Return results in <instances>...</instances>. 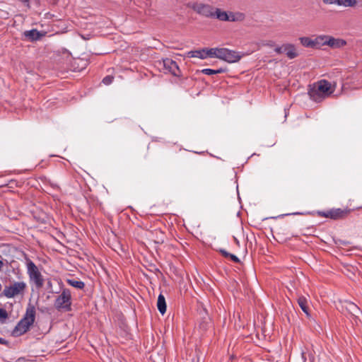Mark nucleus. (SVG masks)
<instances>
[{
	"label": "nucleus",
	"instance_id": "6e6552de",
	"mask_svg": "<svg viewBox=\"0 0 362 362\" xmlns=\"http://www.w3.org/2000/svg\"><path fill=\"white\" fill-rule=\"evenodd\" d=\"M192 8L198 14L206 18H214V11L215 8L209 4L202 3H194L192 6Z\"/></svg>",
	"mask_w": 362,
	"mask_h": 362
},
{
	"label": "nucleus",
	"instance_id": "f257e3e1",
	"mask_svg": "<svg viewBox=\"0 0 362 362\" xmlns=\"http://www.w3.org/2000/svg\"><path fill=\"white\" fill-rule=\"evenodd\" d=\"M12 272L16 275V277L18 281L13 282L9 281L11 282L10 285L5 286L0 296L12 298L24 294L27 288V284L25 281H21L23 279V274L21 269L18 267H13Z\"/></svg>",
	"mask_w": 362,
	"mask_h": 362
},
{
	"label": "nucleus",
	"instance_id": "1a4fd4ad",
	"mask_svg": "<svg viewBox=\"0 0 362 362\" xmlns=\"http://www.w3.org/2000/svg\"><path fill=\"white\" fill-rule=\"evenodd\" d=\"M158 63L160 65H163L165 71H168L175 76L180 75V70L177 64L174 60L169 58H165L163 59L162 62H159Z\"/></svg>",
	"mask_w": 362,
	"mask_h": 362
},
{
	"label": "nucleus",
	"instance_id": "6ab92c4d",
	"mask_svg": "<svg viewBox=\"0 0 362 362\" xmlns=\"http://www.w3.org/2000/svg\"><path fill=\"white\" fill-rule=\"evenodd\" d=\"M157 307L159 312L163 315L166 312V303L165 297L163 294H160L158 297Z\"/></svg>",
	"mask_w": 362,
	"mask_h": 362
},
{
	"label": "nucleus",
	"instance_id": "5701e85b",
	"mask_svg": "<svg viewBox=\"0 0 362 362\" xmlns=\"http://www.w3.org/2000/svg\"><path fill=\"white\" fill-rule=\"evenodd\" d=\"M218 252L226 258H230L233 262L239 263L240 261L239 258L233 254L229 253L224 249L218 250Z\"/></svg>",
	"mask_w": 362,
	"mask_h": 362
},
{
	"label": "nucleus",
	"instance_id": "7ed1b4c3",
	"mask_svg": "<svg viewBox=\"0 0 362 362\" xmlns=\"http://www.w3.org/2000/svg\"><path fill=\"white\" fill-rule=\"evenodd\" d=\"M334 91L331 83L326 80H320L317 82V86L309 91L311 99L315 102L322 101L325 97L331 95Z\"/></svg>",
	"mask_w": 362,
	"mask_h": 362
},
{
	"label": "nucleus",
	"instance_id": "ddd939ff",
	"mask_svg": "<svg viewBox=\"0 0 362 362\" xmlns=\"http://www.w3.org/2000/svg\"><path fill=\"white\" fill-rule=\"evenodd\" d=\"M346 309L351 315L354 319H358L361 314L360 308L354 303L346 302Z\"/></svg>",
	"mask_w": 362,
	"mask_h": 362
},
{
	"label": "nucleus",
	"instance_id": "b1692460",
	"mask_svg": "<svg viewBox=\"0 0 362 362\" xmlns=\"http://www.w3.org/2000/svg\"><path fill=\"white\" fill-rule=\"evenodd\" d=\"M66 282L69 285L79 289H83L85 286V284L82 281H78L74 279H67Z\"/></svg>",
	"mask_w": 362,
	"mask_h": 362
},
{
	"label": "nucleus",
	"instance_id": "f8f14e48",
	"mask_svg": "<svg viewBox=\"0 0 362 362\" xmlns=\"http://www.w3.org/2000/svg\"><path fill=\"white\" fill-rule=\"evenodd\" d=\"M283 53L286 54L290 59H293L298 56L295 45L291 43L283 45Z\"/></svg>",
	"mask_w": 362,
	"mask_h": 362
},
{
	"label": "nucleus",
	"instance_id": "dca6fc26",
	"mask_svg": "<svg viewBox=\"0 0 362 362\" xmlns=\"http://www.w3.org/2000/svg\"><path fill=\"white\" fill-rule=\"evenodd\" d=\"M328 35H321L317 36L315 39H313L314 48H320L323 45H327Z\"/></svg>",
	"mask_w": 362,
	"mask_h": 362
},
{
	"label": "nucleus",
	"instance_id": "f03ea898",
	"mask_svg": "<svg viewBox=\"0 0 362 362\" xmlns=\"http://www.w3.org/2000/svg\"><path fill=\"white\" fill-rule=\"evenodd\" d=\"M35 314L36 311L35 306L31 304H28L24 316L13 329L12 334L14 337H19L26 333L35 322Z\"/></svg>",
	"mask_w": 362,
	"mask_h": 362
},
{
	"label": "nucleus",
	"instance_id": "393cba45",
	"mask_svg": "<svg viewBox=\"0 0 362 362\" xmlns=\"http://www.w3.org/2000/svg\"><path fill=\"white\" fill-rule=\"evenodd\" d=\"M228 20H226V21L229 22H235L237 21H241L244 18V15L241 13H234L233 12H230L228 13Z\"/></svg>",
	"mask_w": 362,
	"mask_h": 362
},
{
	"label": "nucleus",
	"instance_id": "9b49d317",
	"mask_svg": "<svg viewBox=\"0 0 362 362\" xmlns=\"http://www.w3.org/2000/svg\"><path fill=\"white\" fill-rule=\"evenodd\" d=\"M325 4H337L345 7H353L356 5V0H322Z\"/></svg>",
	"mask_w": 362,
	"mask_h": 362
},
{
	"label": "nucleus",
	"instance_id": "39448f33",
	"mask_svg": "<svg viewBox=\"0 0 362 362\" xmlns=\"http://www.w3.org/2000/svg\"><path fill=\"white\" fill-rule=\"evenodd\" d=\"M26 259L27 273L30 281H33L38 288L44 285V278L35 264L28 257Z\"/></svg>",
	"mask_w": 362,
	"mask_h": 362
},
{
	"label": "nucleus",
	"instance_id": "2eb2a0df",
	"mask_svg": "<svg viewBox=\"0 0 362 362\" xmlns=\"http://www.w3.org/2000/svg\"><path fill=\"white\" fill-rule=\"evenodd\" d=\"M298 304L302 310L305 313L307 317H310V314L309 313V308L308 304V300L305 297L300 296L298 298L297 300Z\"/></svg>",
	"mask_w": 362,
	"mask_h": 362
},
{
	"label": "nucleus",
	"instance_id": "f3484780",
	"mask_svg": "<svg viewBox=\"0 0 362 362\" xmlns=\"http://www.w3.org/2000/svg\"><path fill=\"white\" fill-rule=\"evenodd\" d=\"M214 18L221 21H226V20H228V13L222 11L221 8H215L214 11Z\"/></svg>",
	"mask_w": 362,
	"mask_h": 362
},
{
	"label": "nucleus",
	"instance_id": "cd10ccee",
	"mask_svg": "<svg viewBox=\"0 0 362 362\" xmlns=\"http://www.w3.org/2000/svg\"><path fill=\"white\" fill-rule=\"evenodd\" d=\"M201 72L206 75H213L216 74L215 69H204L201 71Z\"/></svg>",
	"mask_w": 362,
	"mask_h": 362
},
{
	"label": "nucleus",
	"instance_id": "aec40b11",
	"mask_svg": "<svg viewBox=\"0 0 362 362\" xmlns=\"http://www.w3.org/2000/svg\"><path fill=\"white\" fill-rule=\"evenodd\" d=\"M152 235L154 236L155 239L153 240L156 243H162L164 241V233L163 231L158 228H156L151 231Z\"/></svg>",
	"mask_w": 362,
	"mask_h": 362
},
{
	"label": "nucleus",
	"instance_id": "c85d7f7f",
	"mask_svg": "<svg viewBox=\"0 0 362 362\" xmlns=\"http://www.w3.org/2000/svg\"><path fill=\"white\" fill-rule=\"evenodd\" d=\"M274 51H275L277 54H283V45H282L281 46L276 47L274 49Z\"/></svg>",
	"mask_w": 362,
	"mask_h": 362
},
{
	"label": "nucleus",
	"instance_id": "72a5a7b5",
	"mask_svg": "<svg viewBox=\"0 0 362 362\" xmlns=\"http://www.w3.org/2000/svg\"><path fill=\"white\" fill-rule=\"evenodd\" d=\"M233 239L235 244L239 245V240L235 237H233Z\"/></svg>",
	"mask_w": 362,
	"mask_h": 362
},
{
	"label": "nucleus",
	"instance_id": "412c9836",
	"mask_svg": "<svg viewBox=\"0 0 362 362\" xmlns=\"http://www.w3.org/2000/svg\"><path fill=\"white\" fill-rule=\"evenodd\" d=\"M206 55L207 57H215L219 59V52H221V48H205Z\"/></svg>",
	"mask_w": 362,
	"mask_h": 362
},
{
	"label": "nucleus",
	"instance_id": "423d86ee",
	"mask_svg": "<svg viewBox=\"0 0 362 362\" xmlns=\"http://www.w3.org/2000/svg\"><path fill=\"white\" fill-rule=\"evenodd\" d=\"M351 211L348 209H332L327 211H320L319 214L322 217L338 220L346 217Z\"/></svg>",
	"mask_w": 362,
	"mask_h": 362
},
{
	"label": "nucleus",
	"instance_id": "c756f323",
	"mask_svg": "<svg viewBox=\"0 0 362 362\" xmlns=\"http://www.w3.org/2000/svg\"><path fill=\"white\" fill-rule=\"evenodd\" d=\"M215 71H216V74H222V73H224V72L226 71V69H225V68H220L218 69H216Z\"/></svg>",
	"mask_w": 362,
	"mask_h": 362
},
{
	"label": "nucleus",
	"instance_id": "4be33fe9",
	"mask_svg": "<svg viewBox=\"0 0 362 362\" xmlns=\"http://www.w3.org/2000/svg\"><path fill=\"white\" fill-rule=\"evenodd\" d=\"M300 44L308 48H314L313 39L309 37H300L299 38Z\"/></svg>",
	"mask_w": 362,
	"mask_h": 362
},
{
	"label": "nucleus",
	"instance_id": "2f4dec72",
	"mask_svg": "<svg viewBox=\"0 0 362 362\" xmlns=\"http://www.w3.org/2000/svg\"><path fill=\"white\" fill-rule=\"evenodd\" d=\"M22 3L25 4L26 6H29V1L30 0H20Z\"/></svg>",
	"mask_w": 362,
	"mask_h": 362
},
{
	"label": "nucleus",
	"instance_id": "9d476101",
	"mask_svg": "<svg viewBox=\"0 0 362 362\" xmlns=\"http://www.w3.org/2000/svg\"><path fill=\"white\" fill-rule=\"evenodd\" d=\"M45 34V32H40L37 29L26 30L23 33L24 36L31 42L40 40Z\"/></svg>",
	"mask_w": 362,
	"mask_h": 362
},
{
	"label": "nucleus",
	"instance_id": "0eeeda50",
	"mask_svg": "<svg viewBox=\"0 0 362 362\" xmlns=\"http://www.w3.org/2000/svg\"><path fill=\"white\" fill-rule=\"evenodd\" d=\"M219 54V59L228 63H235L242 57L240 52L227 48H221Z\"/></svg>",
	"mask_w": 362,
	"mask_h": 362
},
{
	"label": "nucleus",
	"instance_id": "a211bd4d",
	"mask_svg": "<svg viewBox=\"0 0 362 362\" xmlns=\"http://www.w3.org/2000/svg\"><path fill=\"white\" fill-rule=\"evenodd\" d=\"M188 57H197L202 59H206V50L205 48L202 49H197L194 51H189L187 52Z\"/></svg>",
	"mask_w": 362,
	"mask_h": 362
},
{
	"label": "nucleus",
	"instance_id": "7c9ffc66",
	"mask_svg": "<svg viewBox=\"0 0 362 362\" xmlns=\"http://www.w3.org/2000/svg\"><path fill=\"white\" fill-rule=\"evenodd\" d=\"M0 344L8 345V341L4 338L0 337Z\"/></svg>",
	"mask_w": 362,
	"mask_h": 362
},
{
	"label": "nucleus",
	"instance_id": "a878e982",
	"mask_svg": "<svg viewBox=\"0 0 362 362\" xmlns=\"http://www.w3.org/2000/svg\"><path fill=\"white\" fill-rule=\"evenodd\" d=\"M8 317V315L7 311L4 308H0V322L2 324L5 323Z\"/></svg>",
	"mask_w": 362,
	"mask_h": 362
},
{
	"label": "nucleus",
	"instance_id": "bb28decb",
	"mask_svg": "<svg viewBox=\"0 0 362 362\" xmlns=\"http://www.w3.org/2000/svg\"><path fill=\"white\" fill-rule=\"evenodd\" d=\"M114 80V77L112 76L108 75L103 78L102 82L106 85L108 86L112 83Z\"/></svg>",
	"mask_w": 362,
	"mask_h": 362
},
{
	"label": "nucleus",
	"instance_id": "473e14b6",
	"mask_svg": "<svg viewBox=\"0 0 362 362\" xmlns=\"http://www.w3.org/2000/svg\"><path fill=\"white\" fill-rule=\"evenodd\" d=\"M0 259H1V256L0 255ZM3 262L1 259H0V271L2 269V267H3Z\"/></svg>",
	"mask_w": 362,
	"mask_h": 362
},
{
	"label": "nucleus",
	"instance_id": "4468645a",
	"mask_svg": "<svg viewBox=\"0 0 362 362\" xmlns=\"http://www.w3.org/2000/svg\"><path fill=\"white\" fill-rule=\"evenodd\" d=\"M346 45V42L342 39H336L332 36L328 35L327 40V45L332 48H340Z\"/></svg>",
	"mask_w": 362,
	"mask_h": 362
},
{
	"label": "nucleus",
	"instance_id": "20e7f679",
	"mask_svg": "<svg viewBox=\"0 0 362 362\" xmlns=\"http://www.w3.org/2000/svg\"><path fill=\"white\" fill-rule=\"evenodd\" d=\"M54 306L58 311L71 310V293L69 289L62 288L61 294L54 300Z\"/></svg>",
	"mask_w": 362,
	"mask_h": 362
}]
</instances>
